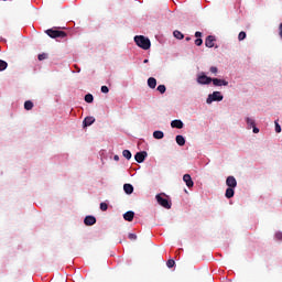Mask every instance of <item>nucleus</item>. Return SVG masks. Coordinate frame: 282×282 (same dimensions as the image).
I'll list each match as a JSON object with an SVG mask.
<instances>
[{
	"instance_id": "1",
	"label": "nucleus",
	"mask_w": 282,
	"mask_h": 282,
	"mask_svg": "<svg viewBox=\"0 0 282 282\" xmlns=\"http://www.w3.org/2000/svg\"><path fill=\"white\" fill-rule=\"evenodd\" d=\"M134 43H137L138 47H141V50H151V40L144 37V35H135Z\"/></svg>"
},
{
	"instance_id": "2",
	"label": "nucleus",
	"mask_w": 282,
	"mask_h": 282,
	"mask_svg": "<svg viewBox=\"0 0 282 282\" xmlns=\"http://www.w3.org/2000/svg\"><path fill=\"white\" fill-rule=\"evenodd\" d=\"M45 34L50 36L51 39H65L67 36V33L64 31H58V28H52L45 31Z\"/></svg>"
},
{
	"instance_id": "3",
	"label": "nucleus",
	"mask_w": 282,
	"mask_h": 282,
	"mask_svg": "<svg viewBox=\"0 0 282 282\" xmlns=\"http://www.w3.org/2000/svg\"><path fill=\"white\" fill-rule=\"evenodd\" d=\"M224 100V96L221 95L220 91H214L213 94L208 95L207 97V105H210L213 102H221Z\"/></svg>"
},
{
	"instance_id": "4",
	"label": "nucleus",
	"mask_w": 282,
	"mask_h": 282,
	"mask_svg": "<svg viewBox=\"0 0 282 282\" xmlns=\"http://www.w3.org/2000/svg\"><path fill=\"white\" fill-rule=\"evenodd\" d=\"M156 202H158V204H160V206H162L163 208L171 209V203L169 202V199L162 197V194H158V195H156Z\"/></svg>"
},
{
	"instance_id": "5",
	"label": "nucleus",
	"mask_w": 282,
	"mask_h": 282,
	"mask_svg": "<svg viewBox=\"0 0 282 282\" xmlns=\"http://www.w3.org/2000/svg\"><path fill=\"white\" fill-rule=\"evenodd\" d=\"M197 83L198 85H210L213 83V78L203 74L197 77Z\"/></svg>"
},
{
	"instance_id": "6",
	"label": "nucleus",
	"mask_w": 282,
	"mask_h": 282,
	"mask_svg": "<svg viewBox=\"0 0 282 282\" xmlns=\"http://www.w3.org/2000/svg\"><path fill=\"white\" fill-rule=\"evenodd\" d=\"M212 83L215 87H228V82L219 78H212Z\"/></svg>"
},
{
	"instance_id": "7",
	"label": "nucleus",
	"mask_w": 282,
	"mask_h": 282,
	"mask_svg": "<svg viewBox=\"0 0 282 282\" xmlns=\"http://www.w3.org/2000/svg\"><path fill=\"white\" fill-rule=\"evenodd\" d=\"M226 185L228 188H237V178H235V176H228L226 180Z\"/></svg>"
},
{
	"instance_id": "8",
	"label": "nucleus",
	"mask_w": 282,
	"mask_h": 282,
	"mask_svg": "<svg viewBox=\"0 0 282 282\" xmlns=\"http://www.w3.org/2000/svg\"><path fill=\"white\" fill-rule=\"evenodd\" d=\"M147 152H138L135 155H134V160L135 162H138L139 164H142V162H144V160H147Z\"/></svg>"
},
{
	"instance_id": "9",
	"label": "nucleus",
	"mask_w": 282,
	"mask_h": 282,
	"mask_svg": "<svg viewBox=\"0 0 282 282\" xmlns=\"http://www.w3.org/2000/svg\"><path fill=\"white\" fill-rule=\"evenodd\" d=\"M183 182H185L187 188H193V186H195V183L193 182L191 174H185L183 176Z\"/></svg>"
},
{
	"instance_id": "10",
	"label": "nucleus",
	"mask_w": 282,
	"mask_h": 282,
	"mask_svg": "<svg viewBox=\"0 0 282 282\" xmlns=\"http://www.w3.org/2000/svg\"><path fill=\"white\" fill-rule=\"evenodd\" d=\"M172 129H184V122L180 119H175L171 122Z\"/></svg>"
},
{
	"instance_id": "11",
	"label": "nucleus",
	"mask_w": 282,
	"mask_h": 282,
	"mask_svg": "<svg viewBox=\"0 0 282 282\" xmlns=\"http://www.w3.org/2000/svg\"><path fill=\"white\" fill-rule=\"evenodd\" d=\"M215 41H217V39H215V36L208 35L205 40L206 47H213L215 45Z\"/></svg>"
},
{
	"instance_id": "12",
	"label": "nucleus",
	"mask_w": 282,
	"mask_h": 282,
	"mask_svg": "<svg viewBox=\"0 0 282 282\" xmlns=\"http://www.w3.org/2000/svg\"><path fill=\"white\" fill-rule=\"evenodd\" d=\"M85 226H94L96 224V217L94 216H86L84 219Z\"/></svg>"
},
{
	"instance_id": "13",
	"label": "nucleus",
	"mask_w": 282,
	"mask_h": 282,
	"mask_svg": "<svg viewBox=\"0 0 282 282\" xmlns=\"http://www.w3.org/2000/svg\"><path fill=\"white\" fill-rule=\"evenodd\" d=\"M225 197L232 199V197H235V187H228L225 192Z\"/></svg>"
},
{
	"instance_id": "14",
	"label": "nucleus",
	"mask_w": 282,
	"mask_h": 282,
	"mask_svg": "<svg viewBox=\"0 0 282 282\" xmlns=\"http://www.w3.org/2000/svg\"><path fill=\"white\" fill-rule=\"evenodd\" d=\"M148 86L150 89H155V87H158V79H155V77H150L148 79Z\"/></svg>"
},
{
	"instance_id": "15",
	"label": "nucleus",
	"mask_w": 282,
	"mask_h": 282,
	"mask_svg": "<svg viewBox=\"0 0 282 282\" xmlns=\"http://www.w3.org/2000/svg\"><path fill=\"white\" fill-rule=\"evenodd\" d=\"M133 217H135V213H133L132 210L127 212L126 214H123V219L126 221H133Z\"/></svg>"
},
{
	"instance_id": "16",
	"label": "nucleus",
	"mask_w": 282,
	"mask_h": 282,
	"mask_svg": "<svg viewBox=\"0 0 282 282\" xmlns=\"http://www.w3.org/2000/svg\"><path fill=\"white\" fill-rule=\"evenodd\" d=\"M94 122H96V118H94V117H86L84 119V127H91V124H94Z\"/></svg>"
},
{
	"instance_id": "17",
	"label": "nucleus",
	"mask_w": 282,
	"mask_h": 282,
	"mask_svg": "<svg viewBox=\"0 0 282 282\" xmlns=\"http://www.w3.org/2000/svg\"><path fill=\"white\" fill-rule=\"evenodd\" d=\"M123 191L127 195H131L133 193V185L127 183L123 185Z\"/></svg>"
},
{
	"instance_id": "18",
	"label": "nucleus",
	"mask_w": 282,
	"mask_h": 282,
	"mask_svg": "<svg viewBox=\"0 0 282 282\" xmlns=\"http://www.w3.org/2000/svg\"><path fill=\"white\" fill-rule=\"evenodd\" d=\"M176 143L178 147H184L186 144V139L182 134L176 135Z\"/></svg>"
},
{
	"instance_id": "19",
	"label": "nucleus",
	"mask_w": 282,
	"mask_h": 282,
	"mask_svg": "<svg viewBox=\"0 0 282 282\" xmlns=\"http://www.w3.org/2000/svg\"><path fill=\"white\" fill-rule=\"evenodd\" d=\"M153 138L155 140H162V138H164V132L160 131V130H156L153 132Z\"/></svg>"
},
{
	"instance_id": "20",
	"label": "nucleus",
	"mask_w": 282,
	"mask_h": 282,
	"mask_svg": "<svg viewBox=\"0 0 282 282\" xmlns=\"http://www.w3.org/2000/svg\"><path fill=\"white\" fill-rule=\"evenodd\" d=\"M33 108H34V104L31 100H28L24 102V109L26 111H32Z\"/></svg>"
},
{
	"instance_id": "21",
	"label": "nucleus",
	"mask_w": 282,
	"mask_h": 282,
	"mask_svg": "<svg viewBox=\"0 0 282 282\" xmlns=\"http://www.w3.org/2000/svg\"><path fill=\"white\" fill-rule=\"evenodd\" d=\"M8 69V62L0 59V72H6Z\"/></svg>"
},
{
	"instance_id": "22",
	"label": "nucleus",
	"mask_w": 282,
	"mask_h": 282,
	"mask_svg": "<svg viewBox=\"0 0 282 282\" xmlns=\"http://www.w3.org/2000/svg\"><path fill=\"white\" fill-rule=\"evenodd\" d=\"M173 35H174L175 39H178V41H182V39H184L183 33L180 32L178 30H175V31L173 32Z\"/></svg>"
},
{
	"instance_id": "23",
	"label": "nucleus",
	"mask_w": 282,
	"mask_h": 282,
	"mask_svg": "<svg viewBox=\"0 0 282 282\" xmlns=\"http://www.w3.org/2000/svg\"><path fill=\"white\" fill-rule=\"evenodd\" d=\"M246 122H247L249 129H250L251 127H254V126H256L254 119H252V118H250V117H247Z\"/></svg>"
},
{
	"instance_id": "24",
	"label": "nucleus",
	"mask_w": 282,
	"mask_h": 282,
	"mask_svg": "<svg viewBox=\"0 0 282 282\" xmlns=\"http://www.w3.org/2000/svg\"><path fill=\"white\" fill-rule=\"evenodd\" d=\"M122 155L126 158V160H131V151L123 150Z\"/></svg>"
},
{
	"instance_id": "25",
	"label": "nucleus",
	"mask_w": 282,
	"mask_h": 282,
	"mask_svg": "<svg viewBox=\"0 0 282 282\" xmlns=\"http://www.w3.org/2000/svg\"><path fill=\"white\" fill-rule=\"evenodd\" d=\"M156 89L160 94H166V86L164 85H159Z\"/></svg>"
},
{
	"instance_id": "26",
	"label": "nucleus",
	"mask_w": 282,
	"mask_h": 282,
	"mask_svg": "<svg viewBox=\"0 0 282 282\" xmlns=\"http://www.w3.org/2000/svg\"><path fill=\"white\" fill-rule=\"evenodd\" d=\"M85 101H86V102H94V95L87 94V95L85 96Z\"/></svg>"
},
{
	"instance_id": "27",
	"label": "nucleus",
	"mask_w": 282,
	"mask_h": 282,
	"mask_svg": "<svg viewBox=\"0 0 282 282\" xmlns=\"http://www.w3.org/2000/svg\"><path fill=\"white\" fill-rule=\"evenodd\" d=\"M108 208H109V205H107V203H100V210L105 213L107 212Z\"/></svg>"
},
{
	"instance_id": "28",
	"label": "nucleus",
	"mask_w": 282,
	"mask_h": 282,
	"mask_svg": "<svg viewBox=\"0 0 282 282\" xmlns=\"http://www.w3.org/2000/svg\"><path fill=\"white\" fill-rule=\"evenodd\" d=\"M166 265H167V268H174L175 267V260H173V259L167 260Z\"/></svg>"
},
{
	"instance_id": "29",
	"label": "nucleus",
	"mask_w": 282,
	"mask_h": 282,
	"mask_svg": "<svg viewBox=\"0 0 282 282\" xmlns=\"http://www.w3.org/2000/svg\"><path fill=\"white\" fill-rule=\"evenodd\" d=\"M203 43H204V40H202V37H197V39L195 40V45H197V47L202 46Z\"/></svg>"
},
{
	"instance_id": "30",
	"label": "nucleus",
	"mask_w": 282,
	"mask_h": 282,
	"mask_svg": "<svg viewBox=\"0 0 282 282\" xmlns=\"http://www.w3.org/2000/svg\"><path fill=\"white\" fill-rule=\"evenodd\" d=\"M37 58H39V61H45V59H47V53L39 54Z\"/></svg>"
},
{
	"instance_id": "31",
	"label": "nucleus",
	"mask_w": 282,
	"mask_h": 282,
	"mask_svg": "<svg viewBox=\"0 0 282 282\" xmlns=\"http://www.w3.org/2000/svg\"><path fill=\"white\" fill-rule=\"evenodd\" d=\"M275 124V133H281V124H279V121H274Z\"/></svg>"
},
{
	"instance_id": "32",
	"label": "nucleus",
	"mask_w": 282,
	"mask_h": 282,
	"mask_svg": "<svg viewBox=\"0 0 282 282\" xmlns=\"http://www.w3.org/2000/svg\"><path fill=\"white\" fill-rule=\"evenodd\" d=\"M246 39V32L241 31L239 34H238V41H243Z\"/></svg>"
},
{
	"instance_id": "33",
	"label": "nucleus",
	"mask_w": 282,
	"mask_h": 282,
	"mask_svg": "<svg viewBox=\"0 0 282 282\" xmlns=\"http://www.w3.org/2000/svg\"><path fill=\"white\" fill-rule=\"evenodd\" d=\"M275 239H276L278 241H282V232H281V231H278V232L275 234Z\"/></svg>"
},
{
	"instance_id": "34",
	"label": "nucleus",
	"mask_w": 282,
	"mask_h": 282,
	"mask_svg": "<svg viewBox=\"0 0 282 282\" xmlns=\"http://www.w3.org/2000/svg\"><path fill=\"white\" fill-rule=\"evenodd\" d=\"M209 72H210L212 74H217V72H218L217 66H212V67L209 68Z\"/></svg>"
},
{
	"instance_id": "35",
	"label": "nucleus",
	"mask_w": 282,
	"mask_h": 282,
	"mask_svg": "<svg viewBox=\"0 0 282 282\" xmlns=\"http://www.w3.org/2000/svg\"><path fill=\"white\" fill-rule=\"evenodd\" d=\"M101 93H102V94H109V87H107V86H101Z\"/></svg>"
},
{
	"instance_id": "36",
	"label": "nucleus",
	"mask_w": 282,
	"mask_h": 282,
	"mask_svg": "<svg viewBox=\"0 0 282 282\" xmlns=\"http://www.w3.org/2000/svg\"><path fill=\"white\" fill-rule=\"evenodd\" d=\"M128 238L131 239V241L138 239V236L135 234H129Z\"/></svg>"
},
{
	"instance_id": "37",
	"label": "nucleus",
	"mask_w": 282,
	"mask_h": 282,
	"mask_svg": "<svg viewBox=\"0 0 282 282\" xmlns=\"http://www.w3.org/2000/svg\"><path fill=\"white\" fill-rule=\"evenodd\" d=\"M195 36H196V39H202V32L196 31Z\"/></svg>"
},
{
	"instance_id": "38",
	"label": "nucleus",
	"mask_w": 282,
	"mask_h": 282,
	"mask_svg": "<svg viewBox=\"0 0 282 282\" xmlns=\"http://www.w3.org/2000/svg\"><path fill=\"white\" fill-rule=\"evenodd\" d=\"M252 129H253V133H259V128H257L256 126H253Z\"/></svg>"
},
{
	"instance_id": "39",
	"label": "nucleus",
	"mask_w": 282,
	"mask_h": 282,
	"mask_svg": "<svg viewBox=\"0 0 282 282\" xmlns=\"http://www.w3.org/2000/svg\"><path fill=\"white\" fill-rule=\"evenodd\" d=\"M113 160H115L116 162H118V160H120V156L115 155V156H113Z\"/></svg>"
},
{
	"instance_id": "40",
	"label": "nucleus",
	"mask_w": 282,
	"mask_h": 282,
	"mask_svg": "<svg viewBox=\"0 0 282 282\" xmlns=\"http://www.w3.org/2000/svg\"><path fill=\"white\" fill-rule=\"evenodd\" d=\"M185 41H191V37H186Z\"/></svg>"
},
{
	"instance_id": "41",
	"label": "nucleus",
	"mask_w": 282,
	"mask_h": 282,
	"mask_svg": "<svg viewBox=\"0 0 282 282\" xmlns=\"http://www.w3.org/2000/svg\"><path fill=\"white\" fill-rule=\"evenodd\" d=\"M143 63H149V59H144Z\"/></svg>"
}]
</instances>
